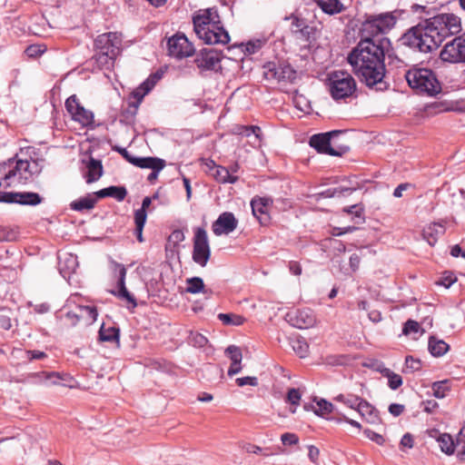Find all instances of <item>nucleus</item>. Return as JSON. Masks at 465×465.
<instances>
[{
  "instance_id": "2eb2a0df",
  "label": "nucleus",
  "mask_w": 465,
  "mask_h": 465,
  "mask_svg": "<svg viewBox=\"0 0 465 465\" xmlns=\"http://www.w3.org/2000/svg\"><path fill=\"white\" fill-rule=\"evenodd\" d=\"M222 53L213 48H203L194 59L196 66L203 71L217 70L221 67Z\"/></svg>"
},
{
  "instance_id": "0eeeda50",
  "label": "nucleus",
  "mask_w": 465,
  "mask_h": 465,
  "mask_svg": "<svg viewBox=\"0 0 465 465\" xmlns=\"http://www.w3.org/2000/svg\"><path fill=\"white\" fill-rule=\"evenodd\" d=\"M96 61L101 65L113 64L121 53L122 35L116 32L102 34L94 40Z\"/></svg>"
},
{
  "instance_id": "ddd939ff",
  "label": "nucleus",
  "mask_w": 465,
  "mask_h": 465,
  "mask_svg": "<svg viewBox=\"0 0 465 465\" xmlns=\"http://www.w3.org/2000/svg\"><path fill=\"white\" fill-rule=\"evenodd\" d=\"M440 56L444 62L465 63V34L446 44Z\"/></svg>"
},
{
  "instance_id": "e2e57ef3",
  "label": "nucleus",
  "mask_w": 465,
  "mask_h": 465,
  "mask_svg": "<svg viewBox=\"0 0 465 465\" xmlns=\"http://www.w3.org/2000/svg\"><path fill=\"white\" fill-rule=\"evenodd\" d=\"M361 398L352 395H347L344 404L353 410H356Z\"/></svg>"
},
{
  "instance_id": "f257e3e1",
  "label": "nucleus",
  "mask_w": 465,
  "mask_h": 465,
  "mask_svg": "<svg viewBox=\"0 0 465 465\" xmlns=\"http://www.w3.org/2000/svg\"><path fill=\"white\" fill-rule=\"evenodd\" d=\"M461 31L460 18L450 13L440 14L412 27L403 35L404 44L420 52L437 49L449 36Z\"/></svg>"
},
{
  "instance_id": "f8f14e48",
  "label": "nucleus",
  "mask_w": 465,
  "mask_h": 465,
  "mask_svg": "<svg viewBox=\"0 0 465 465\" xmlns=\"http://www.w3.org/2000/svg\"><path fill=\"white\" fill-rule=\"evenodd\" d=\"M211 255L207 232L203 228H197L193 239V260L197 264L204 267Z\"/></svg>"
},
{
  "instance_id": "338daca9",
  "label": "nucleus",
  "mask_w": 465,
  "mask_h": 465,
  "mask_svg": "<svg viewBox=\"0 0 465 465\" xmlns=\"http://www.w3.org/2000/svg\"><path fill=\"white\" fill-rule=\"evenodd\" d=\"M404 410V406L398 403H392L389 406V411L393 416L397 417L400 416Z\"/></svg>"
},
{
  "instance_id": "aec40b11",
  "label": "nucleus",
  "mask_w": 465,
  "mask_h": 465,
  "mask_svg": "<svg viewBox=\"0 0 465 465\" xmlns=\"http://www.w3.org/2000/svg\"><path fill=\"white\" fill-rule=\"evenodd\" d=\"M225 355L231 360V366L228 369V375L233 376L241 372L242 352V350L236 345H230L225 349Z\"/></svg>"
},
{
  "instance_id": "bf43d9fd",
  "label": "nucleus",
  "mask_w": 465,
  "mask_h": 465,
  "mask_svg": "<svg viewBox=\"0 0 465 465\" xmlns=\"http://www.w3.org/2000/svg\"><path fill=\"white\" fill-rule=\"evenodd\" d=\"M281 440L283 445H295L299 442V438L294 433L286 432L281 436Z\"/></svg>"
},
{
  "instance_id": "7ed1b4c3",
  "label": "nucleus",
  "mask_w": 465,
  "mask_h": 465,
  "mask_svg": "<svg viewBox=\"0 0 465 465\" xmlns=\"http://www.w3.org/2000/svg\"><path fill=\"white\" fill-rule=\"evenodd\" d=\"M193 28L197 36L207 45L229 43L228 32L221 25L218 12L214 8L199 10L193 16Z\"/></svg>"
},
{
  "instance_id": "a211bd4d",
  "label": "nucleus",
  "mask_w": 465,
  "mask_h": 465,
  "mask_svg": "<svg viewBox=\"0 0 465 465\" xmlns=\"http://www.w3.org/2000/svg\"><path fill=\"white\" fill-rule=\"evenodd\" d=\"M238 225V221L234 214L230 212H224L219 215L217 220L213 223V232L217 235L229 234L233 232Z\"/></svg>"
},
{
  "instance_id": "a878e982",
  "label": "nucleus",
  "mask_w": 465,
  "mask_h": 465,
  "mask_svg": "<svg viewBox=\"0 0 465 465\" xmlns=\"http://www.w3.org/2000/svg\"><path fill=\"white\" fill-rule=\"evenodd\" d=\"M268 74L277 81H292L295 78V71H293L289 65L276 68L273 64H268Z\"/></svg>"
},
{
  "instance_id": "4d7b16f0",
  "label": "nucleus",
  "mask_w": 465,
  "mask_h": 465,
  "mask_svg": "<svg viewBox=\"0 0 465 465\" xmlns=\"http://www.w3.org/2000/svg\"><path fill=\"white\" fill-rule=\"evenodd\" d=\"M420 361L414 359L412 356H407L405 359V368L410 371H415L420 369Z\"/></svg>"
},
{
  "instance_id": "ea45409f",
  "label": "nucleus",
  "mask_w": 465,
  "mask_h": 465,
  "mask_svg": "<svg viewBox=\"0 0 465 465\" xmlns=\"http://www.w3.org/2000/svg\"><path fill=\"white\" fill-rule=\"evenodd\" d=\"M154 81L151 79H147L144 81L139 87H137L134 92V97L141 102L142 99L153 89L154 85Z\"/></svg>"
},
{
  "instance_id": "69168bd1",
  "label": "nucleus",
  "mask_w": 465,
  "mask_h": 465,
  "mask_svg": "<svg viewBox=\"0 0 465 465\" xmlns=\"http://www.w3.org/2000/svg\"><path fill=\"white\" fill-rule=\"evenodd\" d=\"M360 263H361L360 255L357 253L351 254L350 257V267L352 270V272H356L359 269Z\"/></svg>"
},
{
  "instance_id": "c756f323",
  "label": "nucleus",
  "mask_w": 465,
  "mask_h": 465,
  "mask_svg": "<svg viewBox=\"0 0 465 465\" xmlns=\"http://www.w3.org/2000/svg\"><path fill=\"white\" fill-rule=\"evenodd\" d=\"M378 370L384 377L388 379L389 387L391 390H397L402 385V379L399 374L391 371L390 369L385 368L384 366L379 367Z\"/></svg>"
},
{
  "instance_id": "49530a36",
  "label": "nucleus",
  "mask_w": 465,
  "mask_h": 465,
  "mask_svg": "<svg viewBox=\"0 0 465 465\" xmlns=\"http://www.w3.org/2000/svg\"><path fill=\"white\" fill-rule=\"evenodd\" d=\"M343 211L351 215L352 219H357L356 223L363 221V208L359 204H354L343 209Z\"/></svg>"
},
{
  "instance_id": "5fc2aeb1",
  "label": "nucleus",
  "mask_w": 465,
  "mask_h": 465,
  "mask_svg": "<svg viewBox=\"0 0 465 465\" xmlns=\"http://www.w3.org/2000/svg\"><path fill=\"white\" fill-rule=\"evenodd\" d=\"M147 213L143 209H138L134 213V223L136 227H143L146 222Z\"/></svg>"
},
{
  "instance_id": "2f4dec72",
  "label": "nucleus",
  "mask_w": 465,
  "mask_h": 465,
  "mask_svg": "<svg viewBox=\"0 0 465 465\" xmlns=\"http://www.w3.org/2000/svg\"><path fill=\"white\" fill-rule=\"evenodd\" d=\"M99 339L102 341L119 342V330L114 327L106 328L104 324L99 331Z\"/></svg>"
},
{
  "instance_id": "c85d7f7f",
  "label": "nucleus",
  "mask_w": 465,
  "mask_h": 465,
  "mask_svg": "<svg viewBox=\"0 0 465 465\" xmlns=\"http://www.w3.org/2000/svg\"><path fill=\"white\" fill-rule=\"evenodd\" d=\"M322 10L329 15L339 14L343 11L344 6L339 0H317Z\"/></svg>"
},
{
  "instance_id": "f03ea898",
  "label": "nucleus",
  "mask_w": 465,
  "mask_h": 465,
  "mask_svg": "<svg viewBox=\"0 0 465 465\" xmlns=\"http://www.w3.org/2000/svg\"><path fill=\"white\" fill-rule=\"evenodd\" d=\"M389 40L361 39L348 55V63L361 82L369 87L381 83L385 75V45Z\"/></svg>"
},
{
  "instance_id": "4be33fe9",
  "label": "nucleus",
  "mask_w": 465,
  "mask_h": 465,
  "mask_svg": "<svg viewBox=\"0 0 465 465\" xmlns=\"http://www.w3.org/2000/svg\"><path fill=\"white\" fill-rule=\"evenodd\" d=\"M130 163L140 168L163 170L165 166V162L159 158L154 157H137L130 159Z\"/></svg>"
},
{
  "instance_id": "412c9836",
  "label": "nucleus",
  "mask_w": 465,
  "mask_h": 465,
  "mask_svg": "<svg viewBox=\"0 0 465 465\" xmlns=\"http://www.w3.org/2000/svg\"><path fill=\"white\" fill-rule=\"evenodd\" d=\"M213 166V177L221 183H235L238 181V176L230 173L228 168L217 165L213 161H211Z\"/></svg>"
},
{
  "instance_id": "052dcab7",
  "label": "nucleus",
  "mask_w": 465,
  "mask_h": 465,
  "mask_svg": "<svg viewBox=\"0 0 465 465\" xmlns=\"http://www.w3.org/2000/svg\"><path fill=\"white\" fill-rule=\"evenodd\" d=\"M236 383L240 387H243L245 385L256 386L258 384V381H257L256 377L246 376V377L237 378Z\"/></svg>"
},
{
  "instance_id": "680f3d73",
  "label": "nucleus",
  "mask_w": 465,
  "mask_h": 465,
  "mask_svg": "<svg viewBox=\"0 0 465 465\" xmlns=\"http://www.w3.org/2000/svg\"><path fill=\"white\" fill-rule=\"evenodd\" d=\"M400 445L401 448H408V449L413 448L414 440H413L412 435L410 433H405L401 440Z\"/></svg>"
},
{
  "instance_id": "bb28decb",
  "label": "nucleus",
  "mask_w": 465,
  "mask_h": 465,
  "mask_svg": "<svg viewBox=\"0 0 465 465\" xmlns=\"http://www.w3.org/2000/svg\"><path fill=\"white\" fill-rule=\"evenodd\" d=\"M127 191L123 186H109L95 193L97 198L113 197L117 201H123Z\"/></svg>"
},
{
  "instance_id": "20e7f679",
  "label": "nucleus",
  "mask_w": 465,
  "mask_h": 465,
  "mask_svg": "<svg viewBox=\"0 0 465 465\" xmlns=\"http://www.w3.org/2000/svg\"><path fill=\"white\" fill-rule=\"evenodd\" d=\"M39 173L40 169L35 162L9 160L0 164V188L25 184Z\"/></svg>"
},
{
  "instance_id": "6e6d98bb",
  "label": "nucleus",
  "mask_w": 465,
  "mask_h": 465,
  "mask_svg": "<svg viewBox=\"0 0 465 465\" xmlns=\"http://www.w3.org/2000/svg\"><path fill=\"white\" fill-rule=\"evenodd\" d=\"M364 435L371 440V441H374L378 445H383L384 444V438L382 435L376 433L369 429L364 430L363 431Z\"/></svg>"
},
{
  "instance_id": "3c124183",
  "label": "nucleus",
  "mask_w": 465,
  "mask_h": 465,
  "mask_svg": "<svg viewBox=\"0 0 465 465\" xmlns=\"http://www.w3.org/2000/svg\"><path fill=\"white\" fill-rule=\"evenodd\" d=\"M41 375H45V378L46 380L48 379H53V378H56L62 381H65V382H71L74 379L73 377L68 374V373H64V372H55V371H52L50 373H43V374H36L35 376H41Z\"/></svg>"
},
{
  "instance_id": "cd10ccee",
  "label": "nucleus",
  "mask_w": 465,
  "mask_h": 465,
  "mask_svg": "<svg viewBox=\"0 0 465 465\" xmlns=\"http://www.w3.org/2000/svg\"><path fill=\"white\" fill-rule=\"evenodd\" d=\"M356 411L370 423H375L379 418L373 406L364 400H361Z\"/></svg>"
},
{
  "instance_id": "603ef678",
  "label": "nucleus",
  "mask_w": 465,
  "mask_h": 465,
  "mask_svg": "<svg viewBox=\"0 0 465 465\" xmlns=\"http://www.w3.org/2000/svg\"><path fill=\"white\" fill-rule=\"evenodd\" d=\"M285 19L292 20L291 28L293 35H298V30L305 25V21L303 19H301L294 15H292L291 16L286 17Z\"/></svg>"
},
{
  "instance_id": "f704fd0d",
  "label": "nucleus",
  "mask_w": 465,
  "mask_h": 465,
  "mask_svg": "<svg viewBox=\"0 0 465 465\" xmlns=\"http://www.w3.org/2000/svg\"><path fill=\"white\" fill-rule=\"evenodd\" d=\"M292 350L295 351L297 355L301 358H305L308 355L309 345L305 339L302 337H295L291 341Z\"/></svg>"
},
{
  "instance_id": "e433bc0d",
  "label": "nucleus",
  "mask_w": 465,
  "mask_h": 465,
  "mask_svg": "<svg viewBox=\"0 0 465 465\" xmlns=\"http://www.w3.org/2000/svg\"><path fill=\"white\" fill-rule=\"evenodd\" d=\"M432 395L438 399H443L447 396L450 391L449 381L443 380L435 381L431 385Z\"/></svg>"
},
{
  "instance_id": "dca6fc26",
  "label": "nucleus",
  "mask_w": 465,
  "mask_h": 465,
  "mask_svg": "<svg viewBox=\"0 0 465 465\" xmlns=\"http://www.w3.org/2000/svg\"><path fill=\"white\" fill-rule=\"evenodd\" d=\"M286 321L298 329H308L316 324V318L309 309L296 310L286 314Z\"/></svg>"
},
{
  "instance_id": "a18cd8bd",
  "label": "nucleus",
  "mask_w": 465,
  "mask_h": 465,
  "mask_svg": "<svg viewBox=\"0 0 465 465\" xmlns=\"http://www.w3.org/2000/svg\"><path fill=\"white\" fill-rule=\"evenodd\" d=\"M302 392L300 390L292 388L288 390L285 401L292 406H298L300 404Z\"/></svg>"
},
{
  "instance_id": "774afa93",
  "label": "nucleus",
  "mask_w": 465,
  "mask_h": 465,
  "mask_svg": "<svg viewBox=\"0 0 465 465\" xmlns=\"http://www.w3.org/2000/svg\"><path fill=\"white\" fill-rule=\"evenodd\" d=\"M14 239V233L8 231L6 228H0V242L12 241Z\"/></svg>"
},
{
  "instance_id": "79ce46f5",
  "label": "nucleus",
  "mask_w": 465,
  "mask_h": 465,
  "mask_svg": "<svg viewBox=\"0 0 465 465\" xmlns=\"http://www.w3.org/2000/svg\"><path fill=\"white\" fill-rule=\"evenodd\" d=\"M316 28L304 25L298 30V35H294L298 39H302L306 42H312L315 39Z\"/></svg>"
},
{
  "instance_id": "4468645a",
  "label": "nucleus",
  "mask_w": 465,
  "mask_h": 465,
  "mask_svg": "<svg viewBox=\"0 0 465 465\" xmlns=\"http://www.w3.org/2000/svg\"><path fill=\"white\" fill-rule=\"evenodd\" d=\"M65 108L73 120L78 122L82 126L90 127L94 125V116L93 112L81 105L76 95L74 94L67 98Z\"/></svg>"
},
{
  "instance_id": "39448f33",
  "label": "nucleus",
  "mask_w": 465,
  "mask_h": 465,
  "mask_svg": "<svg viewBox=\"0 0 465 465\" xmlns=\"http://www.w3.org/2000/svg\"><path fill=\"white\" fill-rule=\"evenodd\" d=\"M326 85L331 98L335 101H346L356 96L357 83L347 71L335 70L327 75Z\"/></svg>"
},
{
  "instance_id": "6ab92c4d",
  "label": "nucleus",
  "mask_w": 465,
  "mask_h": 465,
  "mask_svg": "<svg viewBox=\"0 0 465 465\" xmlns=\"http://www.w3.org/2000/svg\"><path fill=\"white\" fill-rule=\"evenodd\" d=\"M272 204V199L267 197H254L251 201L252 214L262 225H266L270 222L269 211Z\"/></svg>"
},
{
  "instance_id": "9b49d317",
  "label": "nucleus",
  "mask_w": 465,
  "mask_h": 465,
  "mask_svg": "<svg viewBox=\"0 0 465 465\" xmlns=\"http://www.w3.org/2000/svg\"><path fill=\"white\" fill-rule=\"evenodd\" d=\"M167 50L169 55L178 59L192 56L195 51L193 45L182 33H176L168 39Z\"/></svg>"
},
{
  "instance_id": "864d4df0",
  "label": "nucleus",
  "mask_w": 465,
  "mask_h": 465,
  "mask_svg": "<svg viewBox=\"0 0 465 465\" xmlns=\"http://www.w3.org/2000/svg\"><path fill=\"white\" fill-rule=\"evenodd\" d=\"M457 281L456 276L452 272H445L441 279L437 282L438 284L450 288Z\"/></svg>"
},
{
  "instance_id": "393cba45",
  "label": "nucleus",
  "mask_w": 465,
  "mask_h": 465,
  "mask_svg": "<svg viewBox=\"0 0 465 465\" xmlns=\"http://www.w3.org/2000/svg\"><path fill=\"white\" fill-rule=\"evenodd\" d=\"M86 168L85 179L87 183L98 181L103 175V165L100 160L90 158L86 163Z\"/></svg>"
},
{
  "instance_id": "b1692460",
  "label": "nucleus",
  "mask_w": 465,
  "mask_h": 465,
  "mask_svg": "<svg viewBox=\"0 0 465 465\" xmlns=\"http://www.w3.org/2000/svg\"><path fill=\"white\" fill-rule=\"evenodd\" d=\"M445 232L444 227L437 223H430L427 225L422 232L423 239L430 245L433 246L437 241L438 237L443 234Z\"/></svg>"
},
{
  "instance_id": "f3484780",
  "label": "nucleus",
  "mask_w": 465,
  "mask_h": 465,
  "mask_svg": "<svg viewBox=\"0 0 465 465\" xmlns=\"http://www.w3.org/2000/svg\"><path fill=\"white\" fill-rule=\"evenodd\" d=\"M0 202L15 203L23 205H37L42 202V198L36 193H0Z\"/></svg>"
},
{
  "instance_id": "7c9ffc66",
  "label": "nucleus",
  "mask_w": 465,
  "mask_h": 465,
  "mask_svg": "<svg viewBox=\"0 0 465 465\" xmlns=\"http://www.w3.org/2000/svg\"><path fill=\"white\" fill-rule=\"evenodd\" d=\"M449 350V345L442 340L430 337L429 340V351L433 356H442Z\"/></svg>"
},
{
  "instance_id": "9d476101",
  "label": "nucleus",
  "mask_w": 465,
  "mask_h": 465,
  "mask_svg": "<svg viewBox=\"0 0 465 465\" xmlns=\"http://www.w3.org/2000/svg\"><path fill=\"white\" fill-rule=\"evenodd\" d=\"M396 24V19L391 14H382L368 19L363 24V32L366 37H373L390 31Z\"/></svg>"
},
{
  "instance_id": "473e14b6",
  "label": "nucleus",
  "mask_w": 465,
  "mask_h": 465,
  "mask_svg": "<svg viewBox=\"0 0 465 465\" xmlns=\"http://www.w3.org/2000/svg\"><path fill=\"white\" fill-rule=\"evenodd\" d=\"M78 315L80 321H84L86 324H91L96 321L97 311L92 306H78Z\"/></svg>"
},
{
  "instance_id": "09e8293b",
  "label": "nucleus",
  "mask_w": 465,
  "mask_h": 465,
  "mask_svg": "<svg viewBox=\"0 0 465 465\" xmlns=\"http://www.w3.org/2000/svg\"><path fill=\"white\" fill-rule=\"evenodd\" d=\"M457 446L460 447L457 456L460 460L465 461V426L460 430L457 440Z\"/></svg>"
},
{
  "instance_id": "de8ad7c7",
  "label": "nucleus",
  "mask_w": 465,
  "mask_h": 465,
  "mask_svg": "<svg viewBox=\"0 0 465 465\" xmlns=\"http://www.w3.org/2000/svg\"><path fill=\"white\" fill-rule=\"evenodd\" d=\"M189 342L194 347L203 348L207 344L208 340L203 334L192 331L189 336Z\"/></svg>"
},
{
  "instance_id": "8fccbe9b",
  "label": "nucleus",
  "mask_w": 465,
  "mask_h": 465,
  "mask_svg": "<svg viewBox=\"0 0 465 465\" xmlns=\"http://www.w3.org/2000/svg\"><path fill=\"white\" fill-rule=\"evenodd\" d=\"M264 44H265L264 40H261V39L251 40L244 45V52H246L250 54H255L263 46Z\"/></svg>"
},
{
  "instance_id": "1a4fd4ad",
  "label": "nucleus",
  "mask_w": 465,
  "mask_h": 465,
  "mask_svg": "<svg viewBox=\"0 0 465 465\" xmlns=\"http://www.w3.org/2000/svg\"><path fill=\"white\" fill-rule=\"evenodd\" d=\"M340 134L339 131H332L324 134H314L310 138V145L318 153L333 156H341L349 151L348 146H341L338 150L332 148L331 138Z\"/></svg>"
},
{
  "instance_id": "5701e85b",
  "label": "nucleus",
  "mask_w": 465,
  "mask_h": 465,
  "mask_svg": "<svg viewBox=\"0 0 465 465\" xmlns=\"http://www.w3.org/2000/svg\"><path fill=\"white\" fill-rule=\"evenodd\" d=\"M130 163L140 168L163 170L165 166V162L159 158L154 157H137L130 159Z\"/></svg>"
},
{
  "instance_id": "c9c22d12",
  "label": "nucleus",
  "mask_w": 465,
  "mask_h": 465,
  "mask_svg": "<svg viewBox=\"0 0 465 465\" xmlns=\"http://www.w3.org/2000/svg\"><path fill=\"white\" fill-rule=\"evenodd\" d=\"M218 319L225 325L240 326L245 322V318L239 314L220 313Z\"/></svg>"
},
{
  "instance_id": "37998d69",
  "label": "nucleus",
  "mask_w": 465,
  "mask_h": 465,
  "mask_svg": "<svg viewBox=\"0 0 465 465\" xmlns=\"http://www.w3.org/2000/svg\"><path fill=\"white\" fill-rule=\"evenodd\" d=\"M333 411H334V407L331 402H329L325 400H321V401H317V409L314 410L315 414H317L319 416H324V415L330 414Z\"/></svg>"
},
{
  "instance_id": "72a5a7b5",
  "label": "nucleus",
  "mask_w": 465,
  "mask_h": 465,
  "mask_svg": "<svg viewBox=\"0 0 465 465\" xmlns=\"http://www.w3.org/2000/svg\"><path fill=\"white\" fill-rule=\"evenodd\" d=\"M440 450L447 455H452L455 450V444L452 437L448 433L440 434L438 438Z\"/></svg>"
},
{
  "instance_id": "a19ab883",
  "label": "nucleus",
  "mask_w": 465,
  "mask_h": 465,
  "mask_svg": "<svg viewBox=\"0 0 465 465\" xmlns=\"http://www.w3.org/2000/svg\"><path fill=\"white\" fill-rule=\"evenodd\" d=\"M184 240V234L181 230H174L168 237L166 250L174 251V249Z\"/></svg>"
},
{
  "instance_id": "0e129e2a",
  "label": "nucleus",
  "mask_w": 465,
  "mask_h": 465,
  "mask_svg": "<svg viewBox=\"0 0 465 465\" xmlns=\"http://www.w3.org/2000/svg\"><path fill=\"white\" fill-rule=\"evenodd\" d=\"M66 320L72 324L75 325L80 322V316L78 315V307L74 311H70L65 314Z\"/></svg>"
},
{
  "instance_id": "4c0bfd02",
  "label": "nucleus",
  "mask_w": 465,
  "mask_h": 465,
  "mask_svg": "<svg viewBox=\"0 0 465 465\" xmlns=\"http://www.w3.org/2000/svg\"><path fill=\"white\" fill-rule=\"evenodd\" d=\"M186 292L189 293L205 292L204 283L202 278L193 277L186 280Z\"/></svg>"
},
{
  "instance_id": "423d86ee",
  "label": "nucleus",
  "mask_w": 465,
  "mask_h": 465,
  "mask_svg": "<svg viewBox=\"0 0 465 465\" xmlns=\"http://www.w3.org/2000/svg\"><path fill=\"white\" fill-rule=\"evenodd\" d=\"M411 88L419 94L434 96L440 93V84L433 71L427 68H411L405 74Z\"/></svg>"
},
{
  "instance_id": "58836bf2",
  "label": "nucleus",
  "mask_w": 465,
  "mask_h": 465,
  "mask_svg": "<svg viewBox=\"0 0 465 465\" xmlns=\"http://www.w3.org/2000/svg\"><path fill=\"white\" fill-rule=\"evenodd\" d=\"M96 200L92 197H84L71 203V208L74 211L82 212L91 210L94 207Z\"/></svg>"
},
{
  "instance_id": "13d9d810",
  "label": "nucleus",
  "mask_w": 465,
  "mask_h": 465,
  "mask_svg": "<svg viewBox=\"0 0 465 465\" xmlns=\"http://www.w3.org/2000/svg\"><path fill=\"white\" fill-rule=\"evenodd\" d=\"M420 330V324L413 320H409L406 322L403 327V333L408 335L410 333H416Z\"/></svg>"
},
{
  "instance_id": "6e6552de",
  "label": "nucleus",
  "mask_w": 465,
  "mask_h": 465,
  "mask_svg": "<svg viewBox=\"0 0 465 465\" xmlns=\"http://www.w3.org/2000/svg\"><path fill=\"white\" fill-rule=\"evenodd\" d=\"M110 269L112 270L114 276L118 277L116 292L112 293L122 301L126 302L129 305V309H134L137 306L136 300L134 295L131 294L125 286L126 268L124 265L115 262H110Z\"/></svg>"
},
{
  "instance_id": "c03bdc74",
  "label": "nucleus",
  "mask_w": 465,
  "mask_h": 465,
  "mask_svg": "<svg viewBox=\"0 0 465 465\" xmlns=\"http://www.w3.org/2000/svg\"><path fill=\"white\" fill-rule=\"evenodd\" d=\"M237 134L245 135V136H251L253 134L257 140H260L261 135V128L258 126H239L237 127Z\"/></svg>"
}]
</instances>
